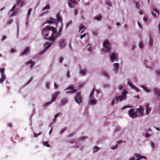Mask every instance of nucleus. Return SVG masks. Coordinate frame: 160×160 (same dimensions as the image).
Segmentation results:
<instances>
[{
    "label": "nucleus",
    "mask_w": 160,
    "mask_h": 160,
    "mask_svg": "<svg viewBox=\"0 0 160 160\" xmlns=\"http://www.w3.org/2000/svg\"><path fill=\"white\" fill-rule=\"evenodd\" d=\"M62 30V27H60L59 31L57 32L55 28L47 26L43 29L42 34L44 38L54 42L60 36Z\"/></svg>",
    "instance_id": "1"
},
{
    "label": "nucleus",
    "mask_w": 160,
    "mask_h": 160,
    "mask_svg": "<svg viewBox=\"0 0 160 160\" xmlns=\"http://www.w3.org/2000/svg\"><path fill=\"white\" fill-rule=\"evenodd\" d=\"M143 113V109L142 107H140L136 111H135L134 109H131L128 112L129 116L132 118H135L138 116H142Z\"/></svg>",
    "instance_id": "2"
},
{
    "label": "nucleus",
    "mask_w": 160,
    "mask_h": 160,
    "mask_svg": "<svg viewBox=\"0 0 160 160\" xmlns=\"http://www.w3.org/2000/svg\"><path fill=\"white\" fill-rule=\"evenodd\" d=\"M22 0H17V3L15 4L10 11L9 14L10 17H13L15 16L18 12V10L17 9H16V7L17 6L20 5L21 7L24 6L26 2L24 1L22 2Z\"/></svg>",
    "instance_id": "3"
},
{
    "label": "nucleus",
    "mask_w": 160,
    "mask_h": 160,
    "mask_svg": "<svg viewBox=\"0 0 160 160\" xmlns=\"http://www.w3.org/2000/svg\"><path fill=\"white\" fill-rule=\"evenodd\" d=\"M127 93V92L126 90H124L122 93V95L121 96H117L112 100L111 103V105L114 107V105L118 101H121L125 99L126 98V95Z\"/></svg>",
    "instance_id": "4"
},
{
    "label": "nucleus",
    "mask_w": 160,
    "mask_h": 160,
    "mask_svg": "<svg viewBox=\"0 0 160 160\" xmlns=\"http://www.w3.org/2000/svg\"><path fill=\"white\" fill-rule=\"evenodd\" d=\"M103 48L102 49V52H110L111 49V45L108 40H105L103 43Z\"/></svg>",
    "instance_id": "5"
},
{
    "label": "nucleus",
    "mask_w": 160,
    "mask_h": 160,
    "mask_svg": "<svg viewBox=\"0 0 160 160\" xmlns=\"http://www.w3.org/2000/svg\"><path fill=\"white\" fill-rule=\"evenodd\" d=\"M56 18L57 20H56L52 18H50L46 21V22L48 23H55L57 25L58 24L57 22H61V23H62L61 18L59 13L56 15Z\"/></svg>",
    "instance_id": "6"
},
{
    "label": "nucleus",
    "mask_w": 160,
    "mask_h": 160,
    "mask_svg": "<svg viewBox=\"0 0 160 160\" xmlns=\"http://www.w3.org/2000/svg\"><path fill=\"white\" fill-rule=\"evenodd\" d=\"M95 91V88H93L92 91L89 96V104L94 105L96 104L97 101L94 97V92Z\"/></svg>",
    "instance_id": "7"
},
{
    "label": "nucleus",
    "mask_w": 160,
    "mask_h": 160,
    "mask_svg": "<svg viewBox=\"0 0 160 160\" xmlns=\"http://www.w3.org/2000/svg\"><path fill=\"white\" fill-rule=\"evenodd\" d=\"M60 92L59 91H56L52 95V98L51 101L45 104L43 106L45 107L47 105L50 104L53 102H54L57 97L59 94H60Z\"/></svg>",
    "instance_id": "8"
},
{
    "label": "nucleus",
    "mask_w": 160,
    "mask_h": 160,
    "mask_svg": "<svg viewBox=\"0 0 160 160\" xmlns=\"http://www.w3.org/2000/svg\"><path fill=\"white\" fill-rule=\"evenodd\" d=\"M0 72L1 74L0 83H2L6 79V75L4 73V68H0Z\"/></svg>",
    "instance_id": "9"
},
{
    "label": "nucleus",
    "mask_w": 160,
    "mask_h": 160,
    "mask_svg": "<svg viewBox=\"0 0 160 160\" xmlns=\"http://www.w3.org/2000/svg\"><path fill=\"white\" fill-rule=\"evenodd\" d=\"M74 99L76 102L78 104H79L82 102V98L80 92L77 93Z\"/></svg>",
    "instance_id": "10"
},
{
    "label": "nucleus",
    "mask_w": 160,
    "mask_h": 160,
    "mask_svg": "<svg viewBox=\"0 0 160 160\" xmlns=\"http://www.w3.org/2000/svg\"><path fill=\"white\" fill-rule=\"evenodd\" d=\"M65 90L66 91V94H70L74 92H76L77 91L75 89L74 87L72 85H70Z\"/></svg>",
    "instance_id": "11"
},
{
    "label": "nucleus",
    "mask_w": 160,
    "mask_h": 160,
    "mask_svg": "<svg viewBox=\"0 0 160 160\" xmlns=\"http://www.w3.org/2000/svg\"><path fill=\"white\" fill-rule=\"evenodd\" d=\"M52 43L50 42H47L44 45V49L39 52V54L41 55L45 52L51 46Z\"/></svg>",
    "instance_id": "12"
},
{
    "label": "nucleus",
    "mask_w": 160,
    "mask_h": 160,
    "mask_svg": "<svg viewBox=\"0 0 160 160\" xmlns=\"http://www.w3.org/2000/svg\"><path fill=\"white\" fill-rule=\"evenodd\" d=\"M117 54L114 52L111 53L110 55V60L112 62H113L115 60L117 59Z\"/></svg>",
    "instance_id": "13"
},
{
    "label": "nucleus",
    "mask_w": 160,
    "mask_h": 160,
    "mask_svg": "<svg viewBox=\"0 0 160 160\" xmlns=\"http://www.w3.org/2000/svg\"><path fill=\"white\" fill-rule=\"evenodd\" d=\"M128 85L131 87V88L135 90L136 92H139L140 90L139 89L136 87V86H134L133 85L132 83L130 82L129 80H128Z\"/></svg>",
    "instance_id": "14"
},
{
    "label": "nucleus",
    "mask_w": 160,
    "mask_h": 160,
    "mask_svg": "<svg viewBox=\"0 0 160 160\" xmlns=\"http://www.w3.org/2000/svg\"><path fill=\"white\" fill-rule=\"evenodd\" d=\"M77 4V2L75 0H69L68 5L71 8H73L74 5Z\"/></svg>",
    "instance_id": "15"
},
{
    "label": "nucleus",
    "mask_w": 160,
    "mask_h": 160,
    "mask_svg": "<svg viewBox=\"0 0 160 160\" xmlns=\"http://www.w3.org/2000/svg\"><path fill=\"white\" fill-rule=\"evenodd\" d=\"M134 156L137 158L136 159L134 157H132L130 158L129 160H140V158H142L141 155L138 154H134Z\"/></svg>",
    "instance_id": "16"
},
{
    "label": "nucleus",
    "mask_w": 160,
    "mask_h": 160,
    "mask_svg": "<svg viewBox=\"0 0 160 160\" xmlns=\"http://www.w3.org/2000/svg\"><path fill=\"white\" fill-rule=\"evenodd\" d=\"M152 14L154 18H156L159 15V11L157 8H154L152 12Z\"/></svg>",
    "instance_id": "17"
},
{
    "label": "nucleus",
    "mask_w": 160,
    "mask_h": 160,
    "mask_svg": "<svg viewBox=\"0 0 160 160\" xmlns=\"http://www.w3.org/2000/svg\"><path fill=\"white\" fill-rule=\"evenodd\" d=\"M146 107V114L148 115L151 110V108L150 107L149 103H147L145 105Z\"/></svg>",
    "instance_id": "18"
},
{
    "label": "nucleus",
    "mask_w": 160,
    "mask_h": 160,
    "mask_svg": "<svg viewBox=\"0 0 160 160\" xmlns=\"http://www.w3.org/2000/svg\"><path fill=\"white\" fill-rule=\"evenodd\" d=\"M59 46L61 48H64L66 46L65 40L64 39L61 40L59 41Z\"/></svg>",
    "instance_id": "19"
},
{
    "label": "nucleus",
    "mask_w": 160,
    "mask_h": 160,
    "mask_svg": "<svg viewBox=\"0 0 160 160\" xmlns=\"http://www.w3.org/2000/svg\"><path fill=\"white\" fill-rule=\"evenodd\" d=\"M113 70L115 73L118 72L119 68V64L118 63H115L113 65Z\"/></svg>",
    "instance_id": "20"
},
{
    "label": "nucleus",
    "mask_w": 160,
    "mask_h": 160,
    "mask_svg": "<svg viewBox=\"0 0 160 160\" xmlns=\"http://www.w3.org/2000/svg\"><path fill=\"white\" fill-rule=\"evenodd\" d=\"M68 102V100L67 98H63L61 101L60 105L61 106H64Z\"/></svg>",
    "instance_id": "21"
},
{
    "label": "nucleus",
    "mask_w": 160,
    "mask_h": 160,
    "mask_svg": "<svg viewBox=\"0 0 160 160\" xmlns=\"http://www.w3.org/2000/svg\"><path fill=\"white\" fill-rule=\"evenodd\" d=\"M29 52V47L26 48L23 51L21 54V56H22L24 55H26Z\"/></svg>",
    "instance_id": "22"
},
{
    "label": "nucleus",
    "mask_w": 160,
    "mask_h": 160,
    "mask_svg": "<svg viewBox=\"0 0 160 160\" xmlns=\"http://www.w3.org/2000/svg\"><path fill=\"white\" fill-rule=\"evenodd\" d=\"M141 87L143 88V90L147 92H150V90L146 86L143 85H142Z\"/></svg>",
    "instance_id": "23"
},
{
    "label": "nucleus",
    "mask_w": 160,
    "mask_h": 160,
    "mask_svg": "<svg viewBox=\"0 0 160 160\" xmlns=\"http://www.w3.org/2000/svg\"><path fill=\"white\" fill-rule=\"evenodd\" d=\"M87 72V70L85 69H81L80 70L79 73L82 76H85Z\"/></svg>",
    "instance_id": "24"
},
{
    "label": "nucleus",
    "mask_w": 160,
    "mask_h": 160,
    "mask_svg": "<svg viewBox=\"0 0 160 160\" xmlns=\"http://www.w3.org/2000/svg\"><path fill=\"white\" fill-rule=\"evenodd\" d=\"M154 91L155 94L160 97V89L155 88Z\"/></svg>",
    "instance_id": "25"
},
{
    "label": "nucleus",
    "mask_w": 160,
    "mask_h": 160,
    "mask_svg": "<svg viewBox=\"0 0 160 160\" xmlns=\"http://www.w3.org/2000/svg\"><path fill=\"white\" fill-rule=\"evenodd\" d=\"M26 64H30V68H32L35 65L34 62L32 61V60H30L26 63Z\"/></svg>",
    "instance_id": "26"
},
{
    "label": "nucleus",
    "mask_w": 160,
    "mask_h": 160,
    "mask_svg": "<svg viewBox=\"0 0 160 160\" xmlns=\"http://www.w3.org/2000/svg\"><path fill=\"white\" fill-rule=\"evenodd\" d=\"M85 27L83 25L81 24L79 27V31L81 33L83 32V31L85 29Z\"/></svg>",
    "instance_id": "27"
},
{
    "label": "nucleus",
    "mask_w": 160,
    "mask_h": 160,
    "mask_svg": "<svg viewBox=\"0 0 160 160\" xmlns=\"http://www.w3.org/2000/svg\"><path fill=\"white\" fill-rule=\"evenodd\" d=\"M102 75L105 77L107 79L109 78V75L106 71H102Z\"/></svg>",
    "instance_id": "28"
},
{
    "label": "nucleus",
    "mask_w": 160,
    "mask_h": 160,
    "mask_svg": "<svg viewBox=\"0 0 160 160\" xmlns=\"http://www.w3.org/2000/svg\"><path fill=\"white\" fill-rule=\"evenodd\" d=\"M101 148H100L96 146H94L93 148V153H95L98 151Z\"/></svg>",
    "instance_id": "29"
},
{
    "label": "nucleus",
    "mask_w": 160,
    "mask_h": 160,
    "mask_svg": "<svg viewBox=\"0 0 160 160\" xmlns=\"http://www.w3.org/2000/svg\"><path fill=\"white\" fill-rule=\"evenodd\" d=\"M133 1L135 3V6L136 7V8H137L138 9H139V8L140 6L139 1H135V0H133Z\"/></svg>",
    "instance_id": "30"
},
{
    "label": "nucleus",
    "mask_w": 160,
    "mask_h": 160,
    "mask_svg": "<svg viewBox=\"0 0 160 160\" xmlns=\"http://www.w3.org/2000/svg\"><path fill=\"white\" fill-rule=\"evenodd\" d=\"M59 113L57 114L56 115H55V118H54V119H53V122L50 124V126H51L52 125L53 122H55L56 121V118L59 115Z\"/></svg>",
    "instance_id": "31"
},
{
    "label": "nucleus",
    "mask_w": 160,
    "mask_h": 160,
    "mask_svg": "<svg viewBox=\"0 0 160 160\" xmlns=\"http://www.w3.org/2000/svg\"><path fill=\"white\" fill-rule=\"evenodd\" d=\"M43 144L45 146H46L48 147H50V145L49 144V142L48 141L43 142Z\"/></svg>",
    "instance_id": "32"
},
{
    "label": "nucleus",
    "mask_w": 160,
    "mask_h": 160,
    "mask_svg": "<svg viewBox=\"0 0 160 160\" xmlns=\"http://www.w3.org/2000/svg\"><path fill=\"white\" fill-rule=\"evenodd\" d=\"M138 45L139 47L141 49L143 48L144 46V44L142 41H140L139 42Z\"/></svg>",
    "instance_id": "33"
},
{
    "label": "nucleus",
    "mask_w": 160,
    "mask_h": 160,
    "mask_svg": "<svg viewBox=\"0 0 160 160\" xmlns=\"http://www.w3.org/2000/svg\"><path fill=\"white\" fill-rule=\"evenodd\" d=\"M87 48L88 51H91L92 50V48L91 45L90 44H88L87 47Z\"/></svg>",
    "instance_id": "34"
},
{
    "label": "nucleus",
    "mask_w": 160,
    "mask_h": 160,
    "mask_svg": "<svg viewBox=\"0 0 160 160\" xmlns=\"http://www.w3.org/2000/svg\"><path fill=\"white\" fill-rule=\"evenodd\" d=\"M105 3L109 7H111L112 6V4L111 2L109 0L106 1Z\"/></svg>",
    "instance_id": "35"
},
{
    "label": "nucleus",
    "mask_w": 160,
    "mask_h": 160,
    "mask_svg": "<svg viewBox=\"0 0 160 160\" xmlns=\"http://www.w3.org/2000/svg\"><path fill=\"white\" fill-rule=\"evenodd\" d=\"M88 138V137L86 136H82V137H81L78 139L79 140H81L83 141H84L85 139Z\"/></svg>",
    "instance_id": "36"
},
{
    "label": "nucleus",
    "mask_w": 160,
    "mask_h": 160,
    "mask_svg": "<svg viewBox=\"0 0 160 160\" xmlns=\"http://www.w3.org/2000/svg\"><path fill=\"white\" fill-rule=\"evenodd\" d=\"M102 16L101 15H99L98 16H97L95 17L94 18V19L97 20L98 21H99L101 20V18Z\"/></svg>",
    "instance_id": "37"
},
{
    "label": "nucleus",
    "mask_w": 160,
    "mask_h": 160,
    "mask_svg": "<svg viewBox=\"0 0 160 160\" xmlns=\"http://www.w3.org/2000/svg\"><path fill=\"white\" fill-rule=\"evenodd\" d=\"M153 41L152 39L151 38L150 39L149 41V45L151 47L153 45Z\"/></svg>",
    "instance_id": "38"
},
{
    "label": "nucleus",
    "mask_w": 160,
    "mask_h": 160,
    "mask_svg": "<svg viewBox=\"0 0 160 160\" xmlns=\"http://www.w3.org/2000/svg\"><path fill=\"white\" fill-rule=\"evenodd\" d=\"M121 128L120 127H117L114 130V132H117L118 131H119L121 130Z\"/></svg>",
    "instance_id": "39"
},
{
    "label": "nucleus",
    "mask_w": 160,
    "mask_h": 160,
    "mask_svg": "<svg viewBox=\"0 0 160 160\" xmlns=\"http://www.w3.org/2000/svg\"><path fill=\"white\" fill-rule=\"evenodd\" d=\"M148 60H145L144 61V63L146 66L147 68H151V67H149V66H148Z\"/></svg>",
    "instance_id": "40"
},
{
    "label": "nucleus",
    "mask_w": 160,
    "mask_h": 160,
    "mask_svg": "<svg viewBox=\"0 0 160 160\" xmlns=\"http://www.w3.org/2000/svg\"><path fill=\"white\" fill-rule=\"evenodd\" d=\"M50 8V6L49 5H47L45 7L42 9L43 10H45L47 9H49Z\"/></svg>",
    "instance_id": "41"
},
{
    "label": "nucleus",
    "mask_w": 160,
    "mask_h": 160,
    "mask_svg": "<svg viewBox=\"0 0 160 160\" xmlns=\"http://www.w3.org/2000/svg\"><path fill=\"white\" fill-rule=\"evenodd\" d=\"M151 145L152 148H154L155 147V144L152 141H150Z\"/></svg>",
    "instance_id": "42"
},
{
    "label": "nucleus",
    "mask_w": 160,
    "mask_h": 160,
    "mask_svg": "<svg viewBox=\"0 0 160 160\" xmlns=\"http://www.w3.org/2000/svg\"><path fill=\"white\" fill-rule=\"evenodd\" d=\"M117 145H118V144H117L115 146H113L111 147V149L112 150H113L116 149L117 148Z\"/></svg>",
    "instance_id": "43"
},
{
    "label": "nucleus",
    "mask_w": 160,
    "mask_h": 160,
    "mask_svg": "<svg viewBox=\"0 0 160 160\" xmlns=\"http://www.w3.org/2000/svg\"><path fill=\"white\" fill-rule=\"evenodd\" d=\"M141 157L142 158H140V160H146V158L145 157L141 155Z\"/></svg>",
    "instance_id": "44"
},
{
    "label": "nucleus",
    "mask_w": 160,
    "mask_h": 160,
    "mask_svg": "<svg viewBox=\"0 0 160 160\" xmlns=\"http://www.w3.org/2000/svg\"><path fill=\"white\" fill-rule=\"evenodd\" d=\"M124 87V85L123 84H120L119 87V89L120 90H122Z\"/></svg>",
    "instance_id": "45"
},
{
    "label": "nucleus",
    "mask_w": 160,
    "mask_h": 160,
    "mask_svg": "<svg viewBox=\"0 0 160 160\" xmlns=\"http://www.w3.org/2000/svg\"><path fill=\"white\" fill-rule=\"evenodd\" d=\"M66 130V128H64L62 129L60 131V133L61 134H62Z\"/></svg>",
    "instance_id": "46"
},
{
    "label": "nucleus",
    "mask_w": 160,
    "mask_h": 160,
    "mask_svg": "<svg viewBox=\"0 0 160 160\" xmlns=\"http://www.w3.org/2000/svg\"><path fill=\"white\" fill-rule=\"evenodd\" d=\"M41 134V133H39L38 134H37L36 133H34V137L35 138H36L39 135H40Z\"/></svg>",
    "instance_id": "47"
},
{
    "label": "nucleus",
    "mask_w": 160,
    "mask_h": 160,
    "mask_svg": "<svg viewBox=\"0 0 160 160\" xmlns=\"http://www.w3.org/2000/svg\"><path fill=\"white\" fill-rule=\"evenodd\" d=\"M12 22V19H10L7 22V24L9 25L11 24Z\"/></svg>",
    "instance_id": "48"
},
{
    "label": "nucleus",
    "mask_w": 160,
    "mask_h": 160,
    "mask_svg": "<svg viewBox=\"0 0 160 160\" xmlns=\"http://www.w3.org/2000/svg\"><path fill=\"white\" fill-rule=\"evenodd\" d=\"M50 83L49 82H47L46 83V87L47 88H49V86H50Z\"/></svg>",
    "instance_id": "49"
},
{
    "label": "nucleus",
    "mask_w": 160,
    "mask_h": 160,
    "mask_svg": "<svg viewBox=\"0 0 160 160\" xmlns=\"http://www.w3.org/2000/svg\"><path fill=\"white\" fill-rule=\"evenodd\" d=\"M86 35V34H82L80 36V38L81 39H82Z\"/></svg>",
    "instance_id": "50"
},
{
    "label": "nucleus",
    "mask_w": 160,
    "mask_h": 160,
    "mask_svg": "<svg viewBox=\"0 0 160 160\" xmlns=\"http://www.w3.org/2000/svg\"><path fill=\"white\" fill-rule=\"evenodd\" d=\"M32 10V9H30L29 10H28V16H29L30 15Z\"/></svg>",
    "instance_id": "51"
},
{
    "label": "nucleus",
    "mask_w": 160,
    "mask_h": 160,
    "mask_svg": "<svg viewBox=\"0 0 160 160\" xmlns=\"http://www.w3.org/2000/svg\"><path fill=\"white\" fill-rule=\"evenodd\" d=\"M63 58L62 57H61L59 59V62L60 63H62L63 60Z\"/></svg>",
    "instance_id": "52"
},
{
    "label": "nucleus",
    "mask_w": 160,
    "mask_h": 160,
    "mask_svg": "<svg viewBox=\"0 0 160 160\" xmlns=\"http://www.w3.org/2000/svg\"><path fill=\"white\" fill-rule=\"evenodd\" d=\"M70 77V72L69 71H67V78H69Z\"/></svg>",
    "instance_id": "53"
},
{
    "label": "nucleus",
    "mask_w": 160,
    "mask_h": 160,
    "mask_svg": "<svg viewBox=\"0 0 160 160\" xmlns=\"http://www.w3.org/2000/svg\"><path fill=\"white\" fill-rule=\"evenodd\" d=\"M15 49L14 48H12L11 49V51H10V52H11V53H14V52H15Z\"/></svg>",
    "instance_id": "54"
},
{
    "label": "nucleus",
    "mask_w": 160,
    "mask_h": 160,
    "mask_svg": "<svg viewBox=\"0 0 160 160\" xmlns=\"http://www.w3.org/2000/svg\"><path fill=\"white\" fill-rule=\"evenodd\" d=\"M78 12V9H75L74 10V12L75 15H77Z\"/></svg>",
    "instance_id": "55"
},
{
    "label": "nucleus",
    "mask_w": 160,
    "mask_h": 160,
    "mask_svg": "<svg viewBox=\"0 0 160 160\" xmlns=\"http://www.w3.org/2000/svg\"><path fill=\"white\" fill-rule=\"evenodd\" d=\"M156 72L158 74L160 75V70L157 69L156 70Z\"/></svg>",
    "instance_id": "56"
},
{
    "label": "nucleus",
    "mask_w": 160,
    "mask_h": 160,
    "mask_svg": "<svg viewBox=\"0 0 160 160\" xmlns=\"http://www.w3.org/2000/svg\"><path fill=\"white\" fill-rule=\"evenodd\" d=\"M93 34L94 35H97L98 34V32L97 31H94L93 32Z\"/></svg>",
    "instance_id": "57"
},
{
    "label": "nucleus",
    "mask_w": 160,
    "mask_h": 160,
    "mask_svg": "<svg viewBox=\"0 0 160 160\" xmlns=\"http://www.w3.org/2000/svg\"><path fill=\"white\" fill-rule=\"evenodd\" d=\"M143 20L145 22H147L148 21V18L147 17H145L143 18Z\"/></svg>",
    "instance_id": "58"
},
{
    "label": "nucleus",
    "mask_w": 160,
    "mask_h": 160,
    "mask_svg": "<svg viewBox=\"0 0 160 160\" xmlns=\"http://www.w3.org/2000/svg\"><path fill=\"white\" fill-rule=\"evenodd\" d=\"M71 24V22H68L67 25H66V27H68V26H69Z\"/></svg>",
    "instance_id": "59"
},
{
    "label": "nucleus",
    "mask_w": 160,
    "mask_h": 160,
    "mask_svg": "<svg viewBox=\"0 0 160 160\" xmlns=\"http://www.w3.org/2000/svg\"><path fill=\"white\" fill-rule=\"evenodd\" d=\"M54 87L56 89H57L58 88V85L56 83H54Z\"/></svg>",
    "instance_id": "60"
},
{
    "label": "nucleus",
    "mask_w": 160,
    "mask_h": 160,
    "mask_svg": "<svg viewBox=\"0 0 160 160\" xmlns=\"http://www.w3.org/2000/svg\"><path fill=\"white\" fill-rule=\"evenodd\" d=\"M33 79V78L32 77L31 78L30 80H29V81L27 83V84H28V83H29Z\"/></svg>",
    "instance_id": "61"
},
{
    "label": "nucleus",
    "mask_w": 160,
    "mask_h": 160,
    "mask_svg": "<svg viewBox=\"0 0 160 160\" xmlns=\"http://www.w3.org/2000/svg\"><path fill=\"white\" fill-rule=\"evenodd\" d=\"M150 136H151V135H150L149 134H148V133H146V134L145 136L146 137L148 138Z\"/></svg>",
    "instance_id": "62"
},
{
    "label": "nucleus",
    "mask_w": 160,
    "mask_h": 160,
    "mask_svg": "<svg viewBox=\"0 0 160 160\" xmlns=\"http://www.w3.org/2000/svg\"><path fill=\"white\" fill-rule=\"evenodd\" d=\"M138 26H139V27L140 28H142V26L141 25V24L140 23V22H138Z\"/></svg>",
    "instance_id": "63"
},
{
    "label": "nucleus",
    "mask_w": 160,
    "mask_h": 160,
    "mask_svg": "<svg viewBox=\"0 0 160 160\" xmlns=\"http://www.w3.org/2000/svg\"><path fill=\"white\" fill-rule=\"evenodd\" d=\"M158 28L159 32V33H160V23L158 25Z\"/></svg>",
    "instance_id": "64"
}]
</instances>
